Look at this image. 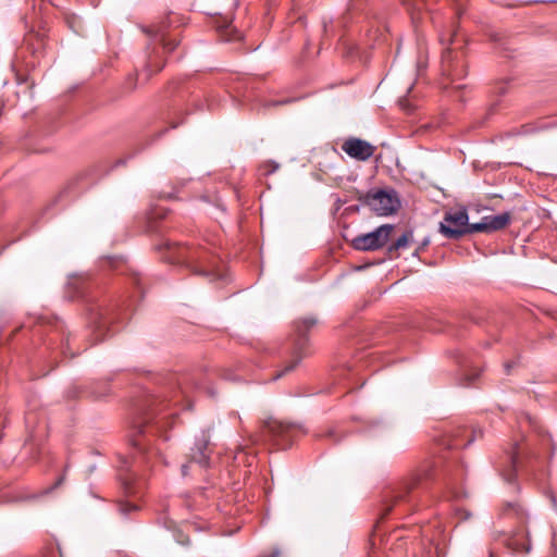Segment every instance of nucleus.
Masks as SVG:
<instances>
[{
	"label": "nucleus",
	"instance_id": "1",
	"mask_svg": "<svg viewBox=\"0 0 557 557\" xmlns=\"http://www.w3.org/2000/svg\"><path fill=\"white\" fill-rule=\"evenodd\" d=\"M199 388L188 373H168L158 379L153 393L143 392L132 406L131 445L133 454L122 457L119 463V479L128 495L139 494L146 486L147 472L152 470L161 455L150 444V437L160 436L166 441L163 432L172 428L177 416V407L188 409L191 406L190 392Z\"/></svg>",
	"mask_w": 557,
	"mask_h": 557
},
{
	"label": "nucleus",
	"instance_id": "2",
	"mask_svg": "<svg viewBox=\"0 0 557 557\" xmlns=\"http://www.w3.org/2000/svg\"><path fill=\"white\" fill-rule=\"evenodd\" d=\"M129 282L134 286L135 293L127 299H114L96 287L86 276L69 277L65 295L70 299H81L84 302L88 325L97 341H102L113 332L114 325L123 320L132 302L136 298H143L144 287L140 274L132 270Z\"/></svg>",
	"mask_w": 557,
	"mask_h": 557
},
{
	"label": "nucleus",
	"instance_id": "3",
	"mask_svg": "<svg viewBox=\"0 0 557 557\" xmlns=\"http://www.w3.org/2000/svg\"><path fill=\"white\" fill-rule=\"evenodd\" d=\"M436 463L424 461L409 478L386 486L381 493L375 528L387 518L403 519L417 509V496L435 479Z\"/></svg>",
	"mask_w": 557,
	"mask_h": 557
},
{
	"label": "nucleus",
	"instance_id": "4",
	"mask_svg": "<svg viewBox=\"0 0 557 557\" xmlns=\"http://www.w3.org/2000/svg\"><path fill=\"white\" fill-rule=\"evenodd\" d=\"M157 249L166 262L177 265L193 275L201 276L209 282L223 278L215 246L205 239L187 244L162 239Z\"/></svg>",
	"mask_w": 557,
	"mask_h": 557
},
{
	"label": "nucleus",
	"instance_id": "5",
	"mask_svg": "<svg viewBox=\"0 0 557 557\" xmlns=\"http://www.w3.org/2000/svg\"><path fill=\"white\" fill-rule=\"evenodd\" d=\"M23 327H29L37 357L53 369L62 357H74L70 350V333L57 317H33Z\"/></svg>",
	"mask_w": 557,
	"mask_h": 557
},
{
	"label": "nucleus",
	"instance_id": "6",
	"mask_svg": "<svg viewBox=\"0 0 557 557\" xmlns=\"http://www.w3.org/2000/svg\"><path fill=\"white\" fill-rule=\"evenodd\" d=\"M500 517L517 523V528L511 534L500 536L502 544L512 553L528 554L531 550L528 523L529 513L519 502L505 503L500 510Z\"/></svg>",
	"mask_w": 557,
	"mask_h": 557
},
{
	"label": "nucleus",
	"instance_id": "7",
	"mask_svg": "<svg viewBox=\"0 0 557 557\" xmlns=\"http://www.w3.org/2000/svg\"><path fill=\"white\" fill-rule=\"evenodd\" d=\"M318 324V319L313 315L296 319L293 322V333L288 342L284 346V352L290 356V360L284 369L277 372L272 381L283 376V374L294 370L300 360L307 356L309 349V334L311 330Z\"/></svg>",
	"mask_w": 557,
	"mask_h": 557
},
{
	"label": "nucleus",
	"instance_id": "8",
	"mask_svg": "<svg viewBox=\"0 0 557 557\" xmlns=\"http://www.w3.org/2000/svg\"><path fill=\"white\" fill-rule=\"evenodd\" d=\"M122 164H125L124 159L116 160L112 165H110L107 160L99 161L90 165L72 178L55 197L54 201L59 202L63 199L77 197L85 189L95 184L100 177L108 174L113 168Z\"/></svg>",
	"mask_w": 557,
	"mask_h": 557
},
{
	"label": "nucleus",
	"instance_id": "9",
	"mask_svg": "<svg viewBox=\"0 0 557 557\" xmlns=\"http://www.w3.org/2000/svg\"><path fill=\"white\" fill-rule=\"evenodd\" d=\"M304 432L299 425L286 424L272 418L265 420L261 429V435L264 441L270 442L278 449L288 448L296 435Z\"/></svg>",
	"mask_w": 557,
	"mask_h": 557
},
{
	"label": "nucleus",
	"instance_id": "10",
	"mask_svg": "<svg viewBox=\"0 0 557 557\" xmlns=\"http://www.w3.org/2000/svg\"><path fill=\"white\" fill-rule=\"evenodd\" d=\"M211 451L210 448V435L208 432L202 431L199 436L196 437L195 445L190 449L188 461L182 465L181 472L183 476L190 474L196 468L200 471L210 468L211 465Z\"/></svg>",
	"mask_w": 557,
	"mask_h": 557
},
{
	"label": "nucleus",
	"instance_id": "11",
	"mask_svg": "<svg viewBox=\"0 0 557 557\" xmlns=\"http://www.w3.org/2000/svg\"><path fill=\"white\" fill-rule=\"evenodd\" d=\"M358 200L379 215L393 214L400 207L399 198L394 189L368 191L359 196Z\"/></svg>",
	"mask_w": 557,
	"mask_h": 557
},
{
	"label": "nucleus",
	"instance_id": "12",
	"mask_svg": "<svg viewBox=\"0 0 557 557\" xmlns=\"http://www.w3.org/2000/svg\"><path fill=\"white\" fill-rule=\"evenodd\" d=\"M472 223H469V216L465 209L455 212H448L444 216V222L440 223V232L448 239H459L466 234H473L470 231Z\"/></svg>",
	"mask_w": 557,
	"mask_h": 557
},
{
	"label": "nucleus",
	"instance_id": "13",
	"mask_svg": "<svg viewBox=\"0 0 557 557\" xmlns=\"http://www.w3.org/2000/svg\"><path fill=\"white\" fill-rule=\"evenodd\" d=\"M442 73L451 81L460 79L467 74L465 53L456 47H447L442 53Z\"/></svg>",
	"mask_w": 557,
	"mask_h": 557
},
{
	"label": "nucleus",
	"instance_id": "14",
	"mask_svg": "<svg viewBox=\"0 0 557 557\" xmlns=\"http://www.w3.org/2000/svg\"><path fill=\"white\" fill-rule=\"evenodd\" d=\"M393 230L394 226L391 224L381 225L368 234L357 236L352 240V246L363 251L380 249L387 243Z\"/></svg>",
	"mask_w": 557,
	"mask_h": 557
},
{
	"label": "nucleus",
	"instance_id": "15",
	"mask_svg": "<svg viewBox=\"0 0 557 557\" xmlns=\"http://www.w3.org/2000/svg\"><path fill=\"white\" fill-rule=\"evenodd\" d=\"M481 436L482 431L480 429H468L465 425H457L447 432L445 444L448 448H466Z\"/></svg>",
	"mask_w": 557,
	"mask_h": 557
},
{
	"label": "nucleus",
	"instance_id": "16",
	"mask_svg": "<svg viewBox=\"0 0 557 557\" xmlns=\"http://www.w3.org/2000/svg\"><path fill=\"white\" fill-rule=\"evenodd\" d=\"M455 358L462 372L461 384L465 386L473 385L481 371L478 361L473 359L472 355L463 351H458Z\"/></svg>",
	"mask_w": 557,
	"mask_h": 557
},
{
	"label": "nucleus",
	"instance_id": "17",
	"mask_svg": "<svg viewBox=\"0 0 557 557\" xmlns=\"http://www.w3.org/2000/svg\"><path fill=\"white\" fill-rule=\"evenodd\" d=\"M524 448L516 443L509 451L506 453V462L499 465L498 469L507 482H513L518 468L522 462Z\"/></svg>",
	"mask_w": 557,
	"mask_h": 557
},
{
	"label": "nucleus",
	"instance_id": "18",
	"mask_svg": "<svg viewBox=\"0 0 557 557\" xmlns=\"http://www.w3.org/2000/svg\"><path fill=\"white\" fill-rule=\"evenodd\" d=\"M342 150L352 159L367 161L373 156L375 148L363 139L350 137L343 143Z\"/></svg>",
	"mask_w": 557,
	"mask_h": 557
},
{
	"label": "nucleus",
	"instance_id": "19",
	"mask_svg": "<svg viewBox=\"0 0 557 557\" xmlns=\"http://www.w3.org/2000/svg\"><path fill=\"white\" fill-rule=\"evenodd\" d=\"M511 220L509 212H503L496 215H486L478 223H472L470 231L475 233H492L505 228Z\"/></svg>",
	"mask_w": 557,
	"mask_h": 557
},
{
	"label": "nucleus",
	"instance_id": "20",
	"mask_svg": "<svg viewBox=\"0 0 557 557\" xmlns=\"http://www.w3.org/2000/svg\"><path fill=\"white\" fill-rule=\"evenodd\" d=\"M109 392H110V389H109L108 384L99 382V383L92 384L89 388H85V387L78 386V385H72L66 389L65 396L69 399H75V398L82 397L84 395H89V396L94 397L95 399H100V398L109 395Z\"/></svg>",
	"mask_w": 557,
	"mask_h": 557
},
{
	"label": "nucleus",
	"instance_id": "21",
	"mask_svg": "<svg viewBox=\"0 0 557 557\" xmlns=\"http://www.w3.org/2000/svg\"><path fill=\"white\" fill-rule=\"evenodd\" d=\"M170 23L169 21L162 20L157 24H153L151 26H145L143 27V32L146 33L151 38H160L162 41V48L164 51H173L178 42L175 39H168L164 36L165 29L169 27Z\"/></svg>",
	"mask_w": 557,
	"mask_h": 557
},
{
	"label": "nucleus",
	"instance_id": "22",
	"mask_svg": "<svg viewBox=\"0 0 557 557\" xmlns=\"http://www.w3.org/2000/svg\"><path fill=\"white\" fill-rule=\"evenodd\" d=\"M159 522L162 523L165 529L172 532L176 543H178L182 546L189 545V531L194 529V525L191 523H184L182 525H177L175 521L168 517L160 518Z\"/></svg>",
	"mask_w": 557,
	"mask_h": 557
},
{
	"label": "nucleus",
	"instance_id": "23",
	"mask_svg": "<svg viewBox=\"0 0 557 557\" xmlns=\"http://www.w3.org/2000/svg\"><path fill=\"white\" fill-rule=\"evenodd\" d=\"M457 468H458V474L450 473V474H447L445 478L446 487L448 488L451 497L455 499H459V498H462L466 496L465 491L458 486L463 476V469H462V466H457Z\"/></svg>",
	"mask_w": 557,
	"mask_h": 557
},
{
	"label": "nucleus",
	"instance_id": "24",
	"mask_svg": "<svg viewBox=\"0 0 557 557\" xmlns=\"http://www.w3.org/2000/svg\"><path fill=\"white\" fill-rule=\"evenodd\" d=\"M216 27L221 37L225 41H234L240 39V33L232 26V22L226 18H220L216 22Z\"/></svg>",
	"mask_w": 557,
	"mask_h": 557
},
{
	"label": "nucleus",
	"instance_id": "25",
	"mask_svg": "<svg viewBox=\"0 0 557 557\" xmlns=\"http://www.w3.org/2000/svg\"><path fill=\"white\" fill-rule=\"evenodd\" d=\"M168 94L174 101H184L185 96L189 94V87L183 81H174L168 87Z\"/></svg>",
	"mask_w": 557,
	"mask_h": 557
},
{
	"label": "nucleus",
	"instance_id": "26",
	"mask_svg": "<svg viewBox=\"0 0 557 557\" xmlns=\"http://www.w3.org/2000/svg\"><path fill=\"white\" fill-rule=\"evenodd\" d=\"M407 8L412 22L416 24L420 18L419 15L423 9L428 7L426 0H401Z\"/></svg>",
	"mask_w": 557,
	"mask_h": 557
},
{
	"label": "nucleus",
	"instance_id": "27",
	"mask_svg": "<svg viewBox=\"0 0 557 557\" xmlns=\"http://www.w3.org/2000/svg\"><path fill=\"white\" fill-rule=\"evenodd\" d=\"M163 67V63L159 60V52L153 48L151 52H148L147 62H146V71L147 77L151 75L153 72H159Z\"/></svg>",
	"mask_w": 557,
	"mask_h": 557
},
{
	"label": "nucleus",
	"instance_id": "28",
	"mask_svg": "<svg viewBox=\"0 0 557 557\" xmlns=\"http://www.w3.org/2000/svg\"><path fill=\"white\" fill-rule=\"evenodd\" d=\"M64 21L69 28L73 30L75 34H83V23L79 16L74 13H65Z\"/></svg>",
	"mask_w": 557,
	"mask_h": 557
},
{
	"label": "nucleus",
	"instance_id": "29",
	"mask_svg": "<svg viewBox=\"0 0 557 557\" xmlns=\"http://www.w3.org/2000/svg\"><path fill=\"white\" fill-rule=\"evenodd\" d=\"M413 238L412 231H406L396 242H394L389 247L388 251H396L399 249H405L408 247L409 242Z\"/></svg>",
	"mask_w": 557,
	"mask_h": 557
},
{
	"label": "nucleus",
	"instance_id": "30",
	"mask_svg": "<svg viewBox=\"0 0 557 557\" xmlns=\"http://www.w3.org/2000/svg\"><path fill=\"white\" fill-rule=\"evenodd\" d=\"M509 91L510 85L507 79H499L495 82L490 89V92L495 97L506 96Z\"/></svg>",
	"mask_w": 557,
	"mask_h": 557
},
{
	"label": "nucleus",
	"instance_id": "31",
	"mask_svg": "<svg viewBox=\"0 0 557 557\" xmlns=\"http://www.w3.org/2000/svg\"><path fill=\"white\" fill-rule=\"evenodd\" d=\"M116 506L117 511L125 518L132 517L139 509L137 505L124 500H120Z\"/></svg>",
	"mask_w": 557,
	"mask_h": 557
},
{
	"label": "nucleus",
	"instance_id": "32",
	"mask_svg": "<svg viewBox=\"0 0 557 557\" xmlns=\"http://www.w3.org/2000/svg\"><path fill=\"white\" fill-rule=\"evenodd\" d=\"M320 438H327L333 443H338L342 441L343 435H341L335 429H329L326 432L318 435Z\"/></svg>",
	"mask_w": 557,
	"mask_h": 557
},
{
	"label": "nucleus",
	"instance_id": "33",
	"mask_svg": "<svg viewBox=\"0 0 557 557\" xmlns=\"http://www.w3.org/2000/svg\"><path fill=\"white\" fill-rule=\"evenodd\" d=\"M387 428V422L383 420H371L368 426L369 431H385Z\"/></svg>",
	"mask_w": 557,
	"mask_h": 557
},
{
	"label": "nucleus",
	"instance_id": "34",
	"mask_svg": "<svg viewBox=\"0 0 557 557\" xmlns=\"http://www.w3.org/2000/svg\"><path fill=\"white\" fill-rule=\"evenodd\" d=\"M28 409L25 413V423L28 429L34 428L36 424V414L33 412L30 404L27 405Z\"/></svg>",
	"mask_w": 557,
	"mask_h": 557
},
{
	"label": "nucleus",
	"instance_id": "35",
	"mask_svg": "<svg viewBox=\"0 0 557 557\" xmlns=\"http://www.w3.org/2000/svg\"><path fill=\"white\" fill-rule=\"evenodd\" d=\"M135 81H136L135 75H128V77L126 78L125 86L128 91L135 88V86H136Z\"/></svg>",
	"mask_w": 557,
	"mask_h": 557
},
{
	"label": "nucleus",
	"instance_id": "36",
	"mask_svg": "<svg viewBox=\"0 0 557 557\" xmlns=\"http://www.w3.org/2000/svg\"><path fill=\"white\" fill-rule=\"evenodd\" d=\"M557 126V119L549 121L547 123L541 124L540 128L555 127Z\"/></svg>",
	"mask_w": 557,
	"mask_h": 557
},
{
	"label": "nucleus",
	"instance_id": "37",
	"mask_svg": "<svg viewBox=\"0 0 557 557\" xmlns=\"http://www.w3.org/2000/svg\"><path fill=\"white\" fill-rule=\"evenodd\" d=\"M527 420H528L529 425H530L533 430L537 431V422L535 421V419H533V418H531V417H529V416H528V417H527Z\"/></svg>",
	"mask_w": 557,
	"mask_h": 557
},
{
	"label": "nucleus",
	"instance_id": "38",
	"mask_svg": "<svg viewBox=\"0 0 557 557\" xmlns=\"http://www.w3.org/2000/svg\"><path fill=\"white\" fill-rule=\"evenodd\" d=\"M515 364H516V363H515L513 361H509V362H506V363L504 364V368H505V371H506V373H507V374H509V373H510V371H511V369L515 367Z\"/></svg>",
	"mask_w": 557,
	"mask_h": 557
},
{
	"label": "nucleus",
	"instance_id": "39",
	"mask_svg": "<svg viewBox=\"0 0 557 557\" xmlns=\"http://www.w3.org/2000/svg\"><path fill=\"white\" fill-rule=\"evenodd\" d=\"M181 123H183V117L180 116L177 121L170 122V128H176Z\"/></svg>",
	"mask_w": 557,
	"mask_h": 557
},
{
	"label": "nucleus",
	"instance_id": "40",
	"mask_svg": "<svg viewBox=\"0 0 557 557\" xmlns=\"http://www.w3.org/2000/svg\"><path fill=\"white\" fill-rule=\"evenodd\" d=\"M455 94H456L457 96H459V95H460L459 87H457V89L455 90ZM454 100H456V101H457V100H458V101H469V99H468V98H465V97H461V96H460V97H458V98H457V97H456V98H454Z\"/></svg>",
	"mask_w": 557,
	"mask_h": 557
},
{
	"label": "nucleus",
	"instance_id": "41",
	"mask_svg": "<svg viewBox=\"0 0 557 557\" xmlns=\"http://www.w3.org/2000/svg\"><path fill=\"white\" fill-rule=\"evenodd\" d=\"M429 244H430V238H429V237L424 238V239L422 240V243H421V247H420V249L424 248V247H425V246H428Z\"/></svg>",
	"mask_w": 557,
	"mask_h": 557
},
{
	"label": "nucleus",
	"instance_id": "42",
	"mask_svg": "<svg viewBox=\"0 0 557 557\" xmlns=\"http://www.w3.org/2000/svg\"><path fill=\"white\" fill-rule=\"evenodd\" d=\"M352 53H354V47L350 46L347 48L346 57H350V55H352Z\"/></svg>",
	"mask_w": 557,
	"mask_h": 557
},
{
	"label": "nucleus",
	"instance_id": "43",
	"mask_svg": "<svg viewBox=\"0 0 557 557\" xmlns=\"http://www.w3.org/2000/svg\"><path fill=\"white\" fill-rule=\"evenodd\" d=\"M491 39L495 42H498L500 40V37L498 35H492Z\"/></svg>",
	"mask_w": 557,
	"mask_h": 557
},
{
	"label": "nucleus",
	"instance_id": "44",
	"mask_svg": "<svg viewBox=\"0 0 557 557\" xmlns=\"http://www.w3.org/2000/svg\"><path fill=\"white\" fill-rule=\"evenodd\" d=\"M61 482H62V478H60V479H59V480L53 484V486L51 487V490H52V488H55L58 485H60V484H61Z\"/></svg>",
	"mask_w": 557,
	"mask_h": 557
},
{
	"label": "nucleus",
	"instance_id": "45",
	"mask_svg": "<svg viewBox=\"0 0 557 557\" xmlns=\"http://www.w3.org/2000/svg\"><path fill=\"white\" fill-rule=\"evenodd\" d=\"M553 547L556 549V546H557V540H556V536L554 535L553 537Z\"/></svg>",
	"mask_w": 557,
	"mask_h": 557
},
{
	"label": "nucleus",
	"instance_id": "46",
	"mask_svg": "<svg viewBox=\"0 0 557 557\" xmlns=\"http://www.w3.org/2000/svg\"><path fill=\"white\" fill-rule=\"evenodd\" d=\"M277 166H278L277 164H274L273 168L270 171H268L267 173H273L277 169Z\"/></svg>",
	"mask_w": 557,
	"mask_h": 557
},
{
	"label": "nucleus",
	"instance_id": "47",
	"mask_svg": "<svg viewBox=\"0 0 557 557\" xmlns=\"http://www.w3.org/2000/svg\"><path fill=\"white\" fill-rule=\"evenodd\" d=\"M522 128H523V132H524V133H528V132L530 131V126H527V125H523V127H522Z\"/></svg>",
	"mask_w": 557,
	"mask_h": 557
},
{
	"label": "nucleus",
	"instance_id": "48",
	"mask_svg": "<svg viewBox=\"0 0 557 557\" xmlns=\"http://www.w3.org/2000/svg\"><path fill=\"white\" fill-rule=\"evenodd\" d=\"M455 37H456V35H454L451 38H449V45H453L455 42Z\"/></svg>",
	"mask_w": 557,
	"mask_h": 557
},
{
	"label": "nucleus",
	"instance_id": "49",
	"mask_svg": "<svg viewBox=\"0 0 557 557\" xmlns=\"http://www.w3.org/2000/svg\"><path fill=\"white\" fill-rule=\"evenodd\" d=\"M271 104H275V106L284 104V101H274V102H272Z\"/></svg>",
	"mask_w": 557,
	"mask_h": 557
},
{
	"label": "nucleus",
	"instance_id": "50",
	"mask_svg": "<svg viewBox=\"0 0 557 557\" xmlns=\"http://www.w3.org/2000/svg\"><path fill=\"white\" fill-rule=\"evenodd\" d=\"M324 32L327 33V24L326 22H323Z\"/></svg>",
	"mask_w": 557,
	"mask_h": 557
},
{
	"label": "nucleus",
	"instance_id": "51",
	"mask_svg": "<svg viewBox=\"0 0 557 557\" xmlns=\"http://www.w3.org/2000/svg\"><path fill=\"white\" fill-rule=\"evenodd\" d=\"M169 128H164L160 134H158V137L162 136L165 132H168Z\"/></svg>",
	"mask_w": 557,
	"mask_h": 557
},
{
	"label": "nucleus",
	"instance_id": "52",
	"mask_svg": "<svg viewBox=\"0 0 557 557\" xmlns=\"http://www.w3.org/2000/svg\"><path fill=\"white\" fill-rule=\"evenodd\" d=\"M490 557H495V552L493 549L490 550Z\"/></svg>",
	"mask_w": 557,
	"mask_h": 557
},
{
	"label": "nucleus",
	"instance_id": "53",
	"mask_svg": "<svg viewBox=\"0 0 557 557\" xmlns=\"http://www.w3.org/2000/svg\"><path fill=\"white\" fill-rule=\"evenodd\" d=\"M224 377H225L226 380H234V377H232L231 375H226V374L224 375Z\"/></svg>",
	"mask_w": 557,
	"mask_h": 557
},
{
	"label": "nucleus",
	"instance_id": "54",
	"mask_svg": "<svg viewBox=\"0 0 557 557\" xmlns=\"http://www.w3.org/2000/svg\"><path fill=\"white\" fill-rule=\"evenodd\" d=\"M355 0H351V2H354Z\"/></svg>",
	"mask_w": 557,
	"mask_h": 557
}]
</instances>
